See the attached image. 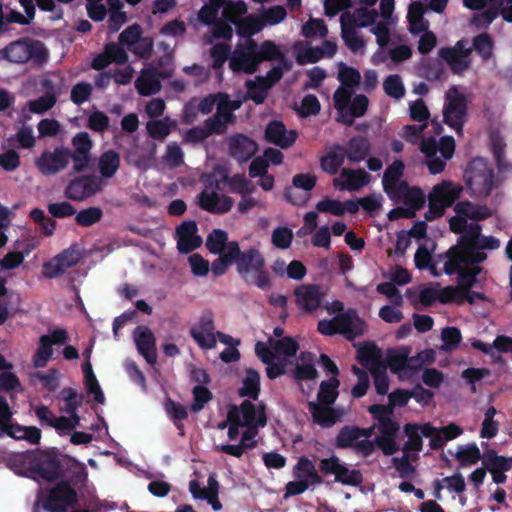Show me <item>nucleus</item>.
I'll use <instances>...</instances> for the list:
<instances>
[{
  "label": "nucleus",
  "mask_w": 512,
  "mask_h": 512,
  "mask_svg": "<svg viewBox=\"0 0 512 512\" xmlns=\"http://www.w3.org/2000/svg\"><path fill=\"white\" fill-rule=\"evenodd\" d=\"M381 420L377 425L379 435L372 442H374V448L378 447L384 455L391 456L399 450L396 440L400 425L392 417Z\"/></svg>",
  "instance_id": "nucleus-13"
},
{
  "label": "nucleus",
  "mask_w": 512,
  "mask_h": 512,
  "mask_svg": "<svg viewBox=\"0 0 512 512\" xmlns=\"http://www.w3.org/2000/svg\"><path fill=\"white\" fill-rule=\"evenodd\" d=\"M197 230V224L193 220L184 221L177 227V248L181 253L188 254L201 245L202 239L197 235Z\"/></svg>",
  "instance_id": "nucleus-26"
},
{
  "label": "nucleus",
  "mask_w": 512,
  "mask_h": 512,
  "mask_svg": "<svg viewBox=\"0 0 512 512\" xmlns=\"http://www.w3.org/2000/svg\"><path fill=\"white\" fill-rule=\"evenodd\" d=\"M73 150L68 148L70 160L73 162V172L81 173L89 168L93 142L87 132L77 133L71 140Z\"/></svg>",
  "instance_id": "nucleus-11"
},
{
  "label": "nucleus",
  "mask_w": 512,
  "mask_h": 512,
  "mask_svg": "<svg viewBox=\"0 0 512 512\" xmlns=\"http://www.w3.org/2000/svg\"><path fill=\"white\" fill-rule=\"evenodd\" d=\"M439 257H445L444 272L447 275L457 274V286L463 291H468L476 284L477 279L467 270V265L472 264L467 256L462 255L463 261H458L452 254L444 253Z\"/></svg>",
  "instance_id": "nucleus-16"
},
{
  "label": "nucleus",
  "mask_w": 512,
  "mask_h": 512,
  "mask_svg": "<svg viewBox=\"0 0 512 512\" xmlns=\"http://www.w3.org/2000/svg\"><path fill=\"white\" fill-rule=\"evenodd\" d=\"M227 248L228 256L233 258L237 272L246 284L255 285L261 290L271 287L269 272L265 270V259L257 248L241 251L237 241H231Z\"/></svg>",
  "instance_id": "nucleus-1"
},
{
  "label": "nucleus",
  "mask_w": 512,
  "mask_h": 512,
  "mask_svg": "<svg viewBox=\"0 0 512 512\" xmlns=\"http://www.w3.org/2000/svg\"><path fill=\"white\" fill-rule=\"evenodd\" d=\"M15 460L26 466L34 477L52 482L64 477V462L72 459L67 456L62 459L57 448H49L26 451L17 455Z\"/></svg>",
  "instance_id": "nucleus-2"
},
{
  "label": "nucleus",
  "mask_w": 512,
  "mask_h": 512,
  "mask_svg": "<svg viewBox=\"0 0 512 512\" xmlns=\"http://www.w3.org/2000/svg\"><path fill=\"white\" fill-rule=\"evenodd\" d=\"M81 256V252L76 245L68 247L43 264L44 277L53 279L62 276L69 268L78 264Z\"/></svg>",
  "instance_id": "nucleus-10"
},
{
  "label": "nucleus",
  "mask_w": 512,
  "mask_h": 512,
  "mask_svg": "<svg viewBox=\"0 0 512 512\" xmlns=\"http://www.w3.org/2000/svg\"><path fill=\"white\" fill-rule=\"evenodd\" d=\"M473 48L483 61H488L493 55L494 43L488 33H481L473 38Z\"/></svg>",
  "instance_id": "nucleus-53"
},
{
  "label": "nucleus",
  "mask_w": 512,
  "mask_h": 512,
  "mask_svg": "<svg viewBox=\"0 0 512 512\" xmlns=\"http://www.w3.org/2000/svg\"><path fill=\"white\" fill-rule=\"evenodd\" d=\"M482 227L478 223H468L466 230L458 238L457 243L451 246L445 253L452 254L457 260L463 261L462 255L467 256L468 253L477 244L482 236Z\"/></svg>",
  "instance_id": "nucleus-20"
},
{
  "label": "nucleus",
  "mask_w": 512,
  "mask_h": 512,
  "mask_svg": "<svg viewBox=\"0 0 512 512\" xmlns=\"http://www.w3.org/2000/svg\"><path fill=\"white\" fill-rule=\"evenodd\" d=\"M120 167V155L114 150H107L98 160V169L102 177L112 178Z\"/></svg>",
  "instance_id": "nucleus-39"
},
{
  "label": "nucleus",
  "mask_w": 512,
  "mask_h": 512,
  "mask_svg": "<svg viewBox=\"0 0 512 512\" xmlns=\"http://www.w3.org/2000/svg\"><path fill=\"white\" fill-rule=\"evenodd\" d=\"M302 34L306 38H312L315 36L326 37L328 29L324 20L310 19L303 25Z\"/></svg>",
  "instance_id": "nucleus-62"
},
{
  "label": "nucleus",
  "mask_w": 512,
  "mask_h": 512,
  "mask_svg": "<svg viewBox=\"0 0 512 512\" xmlns=\"http://www.w3.org/2000/svg\"><path fill=\"white\" fill-rule=\"evenodd\" d=\"M175 122L166 117L162 120H150L146 124V130L154 140L163 141L170 133L172 128L175 127Z\"/></svg>",
  "instance_id": "nucleus-41"
},
{
  "label": "nucleus",
  "mask_w": 512,
  "mask_h": 512,
  "mask_svg": "<svg viewBox=\"0 0 512 512\" xmlns=\"http://www.w3.org/2000/svg\"><path fill=\"white\" fill-rule=\"evenodd\" d=\"M273 349L276 354L284 355L287 357H293L296 355L299 345L298 343L291 337H284L279 340H274Z\"/></svg>",
  "instance_id": "nucleus-63"
},
{
  "label": "nucleus",
  "mask_w": 512,
  "mask_h": 512,
  "mask_svg": "<svg viewBox=\"0 0 512 512\" xmlns=\"http://www.w3.org/2000/svg\"><path fill=\"white\" fill-rule=\"evenodd\" d=\"M231 47L227 43H217L210 49V56L213 60L212 68L214 70L222 69L223 65L229 58Z\"/></svg>",
  "instance_id": "nucleus-58"
},
{
  "label": "nucleus",
  "mask_w": 512,
  "mask_h": 512,
  "mask_svg": "<svg viewBox=\"0 0 512 512\" xmlns=\"http://www.w3.org/2000/svg\"><path fill=\"white\" fill-rule=\"evenodd\" d=\"M500 247V240L494 236L483 235L477 244L468 253L467 258L472 264H480L487 259V253L484 250H496Z\"/></svg>",
  "instance_id": "nucleus-35"
},
{
  "label": "nucleus",
  "mask_w": 512,
  "mask_h": 512,
  "mask_svg": "<svg viewBox=\"0 0 512 512\" xmlns=\"http://www.w3.org/2000/svg\"><path fill=\"white\" fill-rule=\"evenodd\" d=\"M274 50V42L271 40L258 44L254 39L249 38L243 46L235 49L230 58L229 67L235 73L253 74L258 70L261 62L274 58Z\"/></svg>",
  "instance_id": "nucleus-3"
},
{
  "label": "nucleus",
  "mask_w": 512,
  "mask_h": 512,
  "mask_svg": "<svg viewBox=\"0 0 512 512\" xmlns=\"http://www.w3.org/2000/svg\"><path fill=\"white\" fill-rule=\"evenodd\" d=\"M345 181L341 184L340 189L348 191H357L368 185L371 181V175L364 169H347L344 168L340 174Z\"/></svg>",
  "instance_id": "nucleus-33"
},
{
  "label": "nucleus",
  "mask_w": 512,
  "mask_h": 512,
  "mask_svg": "<svg viewBox=\"0 0 512 512\" xmlns=\"http://www.w3.org/2000/svg\"><path fill=\"white\" fill-rule=\"evenodd\" d=\"M138 93L142 96H150L161 89L159 77L154 73L142 74L135 82Z\"/></svg>",
  "instance_id": "nucleus-47"
},
{
  "label": "nucleus",
  "mask_w": 512,
  "mask_h": 512,
  "mask_svg": "<svg viewBox=\"0 0 512 512\" xmlns=\"http://www.w3.org/2000/svg\"><path fill=\"white\" fill-rule=\"evenodd\" d=\"M420 150L426 157V165L431 174H439L445 169L446 160L437 156L438 144L435 138L422 139Z\"/></svg>",
  "instance_id": "nucleus-30"
},
{
  "label": "nucleus",
  "mask_w": 512,
  "mask_h": 512,
  "mask_svg": "<svg viewBox=\"0 0 512 512\" xmlns=\"http://www.w3.org/2000/svg\"><path fill=\"white\" fill-rule=\"evenodd\" d=\"M365 326V321L358 316L356 310L349 309L346 312L337 314L330 320H320L317 324V330L322 335L333 336L341 334L347 340L353 341L355 338L363 335Z\"/></svg>",
  "instance_id": "nucleus-5"
},
{
  "label": "nucleus",
  "mask_w": 512,
  "mask_h": 512,
  "mask_svg": "<svg viewBox=\"0 0 512 512\" xmlns=\"http://www.w3.org/2000/svg\"><path fill=\"white\" fill-rule=\"evenodd\" d=\"M318 466L323 475H334V481L342 485L359 486L363 482L361 471L349 469L336 455L321 459Z\"/></svg>",
  "instance_id": "nucleus-8"
},
{
  "label": "nucleus",
  "mask_w": 512,
  "mask_h": 512,
  "mask_svg": "<svg viewBox=\"0 0 512 512\" xmlns=\"http://www.w3.org/2000/svg\"><path fill=\"white\" fill-rule=\"evenodd\" d=\"M482 465L489 472H508L512 469V457L498 455L494 449H489L483 454Z\"/></svg>",
  "instance_id": "nucleus-37"
},
{
  "label": "nucleus",
  "mask_w": 512,
  "mask_h": 512,
  "mask_svg": "<svg viewBox=\"0 0 512 512\" xmlns=\"http://www.w3.org/2000/svg\"><path fill=\"white\" fill-rule=\"evenodd\" d=\"M338 80L342 84L341 87L354 90L360 84L361 74L354 68L341 63L339 66Z\"/></svg>",
  "instance_id": "nucleus-50"
},
{
  "label": "nucleus",
  "mask_w": 512,
  "mask_h": 512,
  "mask_svg": "<svg viewBox=\"0 0 512 512\" xmlns=\"http://www.w3.org/2000/svg\"><path fill=\"white\" fill-rule=\"evenodd\" d=\"M7 435L15 440H25L38 444L41 440V430L35 426H23L17 422H9L1 429V437Z\"/></svg>",
  "instance_id": "nucleus-27"
},
{
  "label": "nucleus",
  "mask_w": 512,
  "mask_h": 512,
  "mask_svg": "<svg viewBox=\"0 0 512 512\" xmlns=\"http://www.w3.org/2000/svg\"><path fill=\"white\" fill-rule=\"evenodd\" d=\"M389 366L393 373H407L408 353L392 351L387 356L386 367Z\"/></svg>",
  "instance_id": "nucleus-61"
},
{
  "label": "nucleus",
  "mask_w": 512,
  "mask_h": 512,
  "mask_svg": "<svg viewBox=\"0 0 512 512\" xmlns=\"http://www.w3.org/2000/svg\"><path fill=\"white\" fill-rule=\"evenodd\" d=\"M258 150L257 143L244 134H236L229 138V155L240 163L251 159Z\"/></svg>",
  "instance_id": "nucleus-21"
},
{
  "label": "nucleus",
  "mask_w": 512,
  "mask_h": 512,
  "mask_svg": "<svg viewBox=\"0 0 512 512\" xmlns=\"http://www.w3.org/2000/svg\"><path fill=\"white\" fill-rule=\"evenodd\" d=\"M297 306L304 313H313L317 311L325 296L318 284H301L293 292Z\"/></svg>",
  "instance_id": "nucleus-17"
},
{
  "label": "nucleus",
  "mask_w": 512,
  "mask_h": 512,
  "mask_svg": "<svg viewBox=\"0 0 512 512\" xmlns=\"http://www.w3.org/2000/svg\"><path fill=\"white\" fill-rule=\"evenodd\" d=\"M260 390V374L252 368L247 369L242 381V387L238 391L239 396L257 401Z\"/></svg>",
  "instance_id": "nucleus-38"
},
{
  "label": "nucleus",
  "mask_w": 512,
  "mask_h": 512,
  "mask_svg": "<svg viewBox=\"0 0 512 512\" xmlns=\"http://www.w3.org/2000/svg\"><path fill=\"white\" fill-rule=\"evenodd\" d=\"M337 449H353L362 457H368L374 452V442L367 439H359L358 426L345 425L337 433L334 439Z\"/></svg>",
  "instance_id": "nucleus-9"
},
{
  "label": "nucleus",
  "mask_w": 512,
  "mask_h": 512,
  "mask_svg": "<svg viewBox=\"0 0 512 512\" xmlns=\"http://www.w3.org/2000/svg\"><path fill=\"white\" fill-rule=\"evenodd\" d=\"M247 13V6L245 2L238 1H228L226 5L223 7L222 10V17L225 21L234 24L235 26L237 23L242 19V16Z\"/></svg>",
  "instance_id": "nucleus-51"
},
{
  "label": "nucleus",
  "mask_w": 512,
  "mask_h": 512,
  "mask_svg": "<svg viewBox=\"0 0 512 512\" xmlns=\"http://www.w3.org/2000/svg\"><path fill=\"white\" fill-rule=\"evenodd\" d=\"M70 162L68 148L56 147L53 151H44L35 161L38 170L46 176L55 175L67 168Z\"/></svg>",
  "instance_id": "nucleus-14"
},
{
  "label": "nucleus",
  "mask_w": 512,
  "mask_h": 512,
  "mask_svg": "<svg viewBox=\"0 0 512 512\" xmlns=\"http://www.w3.org/2000/svg\"><path fill=\"white\" fill-rule=\"evenodd\" d=\"M229 243L226 231L214 229L208 234L205 245L210 253L217 255L225 253L224 250L227 251Z\"/></svg>",
  "instance_id": "nucleus-43"
},
{
  "label": "nucleus",
  "mask_w": 512,
  "mask_h": 512,
  "mask_svg": "<svg viewBox=\"0 0 512 512\" xmlns=\"http://www.w3.org/2000/svg\"><path fill=\"white\" fill-rule=\"evenodd\" d=\"M199 206L213 214H224L231 210L233 206V199L226 195H220L216 191L208 192L204 189L199 195Z\"/></svg>",
  "instance_id": "nucleus-23"
},
{
  "label": "nucleus",
  "mask_w": 512,
  "mask_h": 512,
  "mask_svg": "<svg viewBox=\"0 0 512 512\" xmlns=\"http://www.w3.org/2000/svg\"><path fill=\"white\" fill-rule=\"evenodd\" d=\"M193 402L190 405V410L193 413H198L204 409L205 405L213 398L212 392L203 385H196L192 390Z\"/></svg>",
  "instance_id": "nucleus-55"
},
{
  "label": "nucleus",
  "mask_w": 512,
  "mask_h": 512,
  "mask_svg": "<svg viewBox=\"0 0 512 512\" xmlns=\"http://www.w3.org/2000/svg\"><path fill=\"white\" fill-rule=\"evenodd\" d=\"M345 154L342 151L335 149V144L331 147L330 151L321 157L320 166L321 169L330 174L335 175L340 167L344 164Z\"/></svg>",
  "instance_id": "nucleus-42"
},
{
  "label": "nucleus",
  "mask_w": 512,
  "mask_h": 512,
  "mask_svg": "<svg viewBox=\"0 0 512 512\" xmlns=\"http://www.w3.org/2000/svg\"><path fill=\"white\" fill-rule=\"evenodd\" d=\"M468 103L466 96L458 91L457 86H452L446 92L443 108L444 122L461 134L467 118Z\"/></svg>",
  "instance_id": "nucleus-7"
},
{
  "label": "nucleus",
  "mask_w": 512,
  "mask_h": 512,
  "mask_svg": "<svg viewBox=\"0 0 512 512\" xmlns=\"http://www.w3.org/2000/svg\"><path fill=\"white\" fill-rule=\"evenodd\" d=\"M335 149L342 151L345 157L352 163H358L366 159L371 152L370 140L361 135L353 136L349 139L346 146L335 144Z\"/></svg>",
  "instance_id": "nucleus-25"
},
{
  "label": "nucleus",
  "mask_w": 512,
  "mask_h": 512,
  "mask_svg": "<svg viewBox=\"0 0 512 512\" xmlns=\"http://www.w3.org/2000/svg\"><path fill=\"white\" fill-rule=\"evenodd\" d=\"M293 232L288 227H277L272 233V243L279 249H287L291 246Z\"/></svg>",
  "instance_id": "nucleus-64"
},
{
  "label": "nucleus",
  "mask_w": 512,
  "mask_h": 512,
  "mask_svg": "<svg viewBox=\"0 0 512 512\" xmlns=\"http://www.w3.org/2000/svg\"><path fill=\"white\" fill-rule=\"evenodd\" d=\"M353 90L339 87L333 95L334 108L338 112V118H342V115L347 112V109L352 100Z\"/></svg>",
  "instance_id": "nucleus-56"
},
{
  "label": "nucleus",
  "mask_w": 512,
  "mask_h": 512,
  "mask_svg": "<svg viewBox=\"0 0 512 512\" xmlns=\"http://www.w3.org/2000/svg\"><path fill=\"white\" fill-rule=\"evenodd\" d=\"M471 53V49L464 51H458L457 49H451L450 47L441 48L439 50V56L448 63L451 71L454 74H461L466 71L469 67V63L466 57Z\"/></svg>",
  "instance_id": "nucleus-32"
},
{
  "label": "nucleus",
  "mask_w": 512,
  "mask_h": 512,
  "mask_svg": "<svg viewBox=\"0 0 512 512\" xmlns=\"http://www.w3.org/2000/svg\"><path fill=\"white\" fill-rule=\"evenodd\" d=\"M357 361L370 372L386 366L382 361V351L373 342H367L359 347Z\"/></svg>",
  "instance_id": "nucleus-29"
},
{
  "label": "nucleus",
  "mask_w": 512,
  "mask_h": 512,
  "mask_svg": "<svg viewBox=\"0 0 512 512\" xmlns=\"http://www.w3.org/2000/svg\"><path fill=\"white\" fill-rule=\"evenodd\" d=\"M454 211L459 215L476 221L488 219L493 214L492 209L487 205L474 204L470 201L456 203Z\"/></svg>",
  "instance_id": "nucleus-34"
},
{
  "label": "nucleus",
  "mask_w": 512,
  "mask_h": 512,
  "mask_svg": "<svg viewBox=\"0 0 512 512\" xmlns=\"http://www.w3.org/2000/svg\"><path fill=\"white\" fill-rule=\"evenodd\" d=\"M455 457L462 467L475 465L480 460L483 461V455H481L480 450L475 443L459 446Z\"/></svg>",
  "instance_id": "nucleus-48"
},
{
  "label": "nucleus",
  "mask_w": 512,
  "mask_h": 512,
  "mask_svg": "<svg viewBox=\"0 0 512 512\" xmlns=\"http://www.w3.org/2000/svg\"><path fill=\"white\" fill-rule=\"evenodd\" d=\"M331 406L308 402L307 407L312 415L313 422L324 428L332 427L339 420L341 414Z\"/></svg>",
  "instance_id": "nucleus-28"
},
{
  "label": "nucleus",
  "mask_w": 512,
  "mask_h": 512,
  "mask_svg": "<svg viewBox=\"0 0 512 512\" xmlns=\"http://www.w3.org/2000/svg\"><path fill=\"white\" fill-rule=\"evenodd\" d=\"M86 126L91 131L102 134L109 129L110 119L104 112L95 110L88 116Z\"/></svg>",
  "instance_id": "nucleus-57"
},
{
  "label": "nucleus",
  "mask_w": 512,
  "mask_h": 512,
  "mask_svg": "<svg viewBox=\"0 0 512 512\" xmlns=\"http://www.w3.org/2000/svg\"><path fill=\"white\" fill-rule=\"evenodd\" d=\"M369 105V99L363 94L356 95L352 100L342 118H337V121L352 126L354 118H360L365 115Z\"/></svg>",
  "instance_id": "nucleus-36"
},
{
  "label": "nucleus",
  "mask_w": 512,
  "mask_h": 512,
  "mask_svg": "<svg viewBox=\"0 0 512 512\" xmlns=\"http://www.w3.org/2000/svg\"><path fill=\"white\" fill-rule=\"evenodd\" d=\"M103 211L100 207L92 206L76 213L75 222L81 227H90L101 221Z\"/></svg>",
  "instance_id": "nucleus-52"
},
{
  "label": "nucleus",
  "mask_w": 512,
  "mask_h": 512,
  "mask_svg": "<svg viewBox=\"0 0 512 512\" xmlns=\"http://www.w3.org/2000/svg\"><path fill=\"white\" fill-rule=\"evenodd\" d=\"M49 53L44 43L39 40L23 38L9 43L0 49V61L5 60L15 64H25L31 61L37 66L44 65Z\"/></svg>",
  "instance_id": "nucleus-4"
},
{
  "label": "nucleus",
  "mask_w": 512,
  "mask_h": 512,
  "mask_svg": "<svg viewBox=\"0 0 512 512\" xmlns=\"http://www.w3.org/2000/svg\"><path fill=\"white\" fill-rule=\"evenodd\" d=\"M464 179L471 194L477 197H488L496 187L494 169L481 157H476L468 163Z\"/></svg>",
  "instance_id": "nucleus-6"
},
{
  "label": "nucleus",
  "mask_w": 512,
  "mask_h": 512,
  "mask_svg": "<svg viewBox=\"0 0 512 512\" xmlns=\"http://www.w3.org/2000/svg\"><path fill=\"white\" fill-rule=\"evenodd\" d=\"M214 315L211 310L202 312L197 326L190 328V336L202 349H212L216 346Z\"/></svg>",
  "instance_id": "nucleus-18"
},
{
  "label": "nucleus",
  "mask_w": 512,
  "mask_h": 512,
  "mask_svg": "<svg viewBox=\"0 0 512 512\" xmlns=\"http://www.w3.org/2000/svg\"><path fill=\"white\" fill-rule=\"evenodd\" d=\"M385 93L393 98L400 99L405 94V88L398 74L389 75L383 83Z\"/></svg>",
  "instance_id": "nucleus-59"
},
{
  "label": "nucleus",
  "mask_w": 512,
  "mask_h": 512,
  "mask_svg": "<svg viewBox=\"0 0 512 512\" xmlns=\"http://www.w3.org/2000/svg\"><path fill=\"white\" fill-rule=\"evenodd\" d=\"M265 26V23L261 20V17L254 15H248L242 18L236 25V33L240 37H247L248 39L260 32Z\"/></svg>",
  "instance_id": "nucleus-46"
},
{
  "label": "nucleus",
  "mask_w": 512,
  "mask_h": 512,
  "mask_svg": "<svg viewBox=\"0 0 512 512\" xmlns=\"http://www.w3.org/2000/svg\"><path fill=\"white\" fill-rule=\"evenodd\" d=\"M93 87L88 82H79L75 84L70 93V99L75 105H82L91 97Z\"/></svg>",
  "instance_id": "nucleus-60"
},
{
  "label": "nucleus",
  "mask_w": 512,
  "mask_h": 512,
  "mask_svg": "<svg viewBox=\"0 0 512 512\" xmlns=\"http://www.w3.org/2000/svg\"><path fill=\"white\" fill-rule=\"evenodd\" d=\"M133 338L138 352L150 365H154L157 361V352L152 331L147 326H138L133 332Z\"/></svg>",
  "instance_id": "nucleus-22"
},
{
  "label": "nucleus",
  "mask_w": 512,
  "mask_h": 512,
  "mask_svg": "<svg viewBox=\"0 0 512 512\" xmlns=\"http://www.w3.org/2000/svg\"><path fill=\"white\" fill-rule=\"evenodd\" d=\"M51 344V337L42 335L39 338V346L33 356V364L37 368H43L53 355V348Z\"/></svg>",
  "instance_id": "nucleus-49"
},
{
  "label": "nucleus",
  "mask_w": 512,
  "mask_h": 512,
  "mask_svg": "<svg viewBox=\"0 0 512 512\" xmlns=\"http://www.w3.org/2000/svg\"><path fill=\"white\" fill-rule=\"evenodd\" d=\"M29 217L40 226L41 233L44 236H52L56 229V221L45 215L40 208H34L30 211Z\"/></svg>",
  "instance_id": "nucleus-54"
},
{
  "label": "nucleus",
  "mask_w": 512,
  "mask_h": 512,
  "mask_svg": "<svg viewBox=\"0 0 512 512\" xmlns=\"http://www.w3.org/2000/svg\"><path fill=\"white\" fill-rule=\"evenodd\" d=\"M462 192V187L450 181H444L433 187L429 196L437 201L444 208L451 206Z\"/></svg>",
  "instance_id": "nucleus-31"
},
{
  "label": "nucleus",
  "mask_w": 512,
  "mask_h": 512,
  "mask_svg": "<svg viewBox=\"0 0 512 512\" xmlns=\"http://www.w3.org/2000/svg\"><path fill=\"white\" fill-rule=\"evenodd\" d=\"M267 82V80H264V77L258 76L256 81H248L246 83L248 97L257 105L263 104L267 98L270 89V85Z\"/></svg>",
  "instance_id": "nucleus-45"
},
{
  "label": "nucleus",
  "mask_w": 512,
  "mask_h": 512,
  "mask_svg": "<svg viewBox=\"0 0 512 512\" xmlns=\"http://www.w3.org/2000/svg\"><path fill=\"white\" fill-rule=\"evenodd\" d=\"M77 502V493L66 481L60 482L52 488L45 501L43 508L50 512H63L73 507Z\"/></svg>",
  "instance_id": "nucleus-12"
},
{
  "label": "nucleus",
  "mask_w": 512,
  "mask_h": 512,
  "mask_svg": "<svg viewBox=\"0 0 512 512\" xmlns=\"http://www.w3.org/2000/svg\"><path fill=\"white\" fill-rule=\"evenodd\" d=\"M100 181L93 175H81L72 179L66 186L64 195L73 201H83L100 191Z\"/></svg>",
  "instance_id": "nucleus-15"
},
{
  "label": "nucleus",
  "mask_w": 512,
  "mask_h": 512,
  "mask_svg": "<svg viewBox=\"0 0 512 512\" xmlns=\"http://www.w3.org/2000/svg\"><path fill=\"white\" fill-rule=\"evenodd\" d=\"M403 432L407 436L403 452L408 454L411 451L420 452L423 448V440L419 433V424L407 423L403 427Z\"/></svg>",
  "instance_id": "nucleus-44"
},
{
  "label": "nucleus",
  "mask_w": 512,
  "mask_h": 512,
  "mask_svg": "<svg viewBox=\"0 0 512 512\" xmlns=\"http://www.w3.org/2000/svg\"><path fill=\"white\" fill-rule=\"evenodd\" d=\"M340 381L337 377H331L329 380L321 382L317 394V402L326 405H333L338 398V387Z\"/></svg>",
  "instance_id": "nucleus-40"
},
{
  "label": "nucleus",
  "mask_w": 512,
  "mask_h": 512,
  "mask_svg": "<svg viewBox=\"0 0 512 512\" xmlns=\"http://www.w3.org/2000/svg\"><path fill=\"white\" fill-rule=\"evenodd\" d=\"M239 418L245 427H265L267 424L266 405L262 402L258 406L250 400H244L238 407Z\"/></svg>",
  "instance_id": "nucleus-24"
},
{
  "label": "nucleus",
  "mask_w": 512,
  "mask_h": 512,
  "mask_svg": "<svg viewBox=\"0 0 512 512\" xmlns=\"http://www.w3.org/2000/svg\"><path fill=\"white\" fill-rule=\"evenodd\" d=\"M298 133L295 130H287L283 122L273 120L265 128L264 139L282 149L290 148L297 140Z\"/></svg>",
  "instance_id": "nucleus-19"
}]
</instances>
